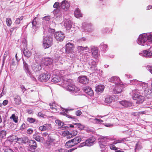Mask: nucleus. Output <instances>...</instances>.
<instances>
[{"instance_id":"obj_19","label":"nucleus","mask_w":152,"mask_h":152,"mask_svg":"<svg viewBox=\"0 0 152 152\" xmlns=\"http://www.w3.org/2000/svg\"><path fill=\"white\" fill-rule=\"evenodd\" d=\"M83 90L86 93L90 96H92L94 94L93 91L90 87H85L83 88Z\"/></svg>"},{"instance_id":"obj_27","label":"nucleus","mask_w":152,"mask_h":152,"mask_svg":"<svg viewBox=\"0 0 152 152\" xmlns=\"http://www.w3.org/2000/svg\"><path fill=\"white\" fill-rule=\"evenodd\" d=\"M65 146L66 148H70L75 145L71 139L66 142L65 144Z\"/></svg>"},{"instance_id":"obj_37","label":"nucleus","mask_w":152,"mask_h":152,"mask_svg":"<svg viewBox=\"0 0 152 152\" xmlns=\"http://www.w3.org/2000/svg\"><path fill=\"white\" fill-rule=\"evenodd\" d=\"M88 48V47L87 46L84 47H83L82 46H78L77 47V48L79 52H81L82 51H83V50H86V49Z\"/></svg>"},{"instance_id":"obj_22","label":"nucleus","mask_w":152,"mask_h":152,"mask_svg":"<svg viewBox=\"0 0 152 152\" xmlns=\"http://www.w3.org/2000/svg\"><path fill=\"white\" fill-rule=\"evenodd\" d=\"M64 26L66 29L69 30L72 26V23L70 20H67L64 23Z\"/></svg>"},{"instance_id":"obj_56","label":"nucleus","mask_w":152,"mask_h":152,"mask_svg":"<svg viewBox=\"0 0 152 152\" xmlns=\"http://www.w3.org/2000/svg\"><path fill=\"white\" fill-rule=\"evenodd\" d=\"M26 128V124L23 123L20 127V129H23Z\"/></svg>"},{"instance_id":"obj_28","label":"nucleus","mask_w":152,"mask_h":152,"mask_svg":"<svg viewBox=\"0 0 152 152\" xmlns=\"http://www.w3.org/2000/svg\"><path fill=\"white\" fill-rule=\"evenodd\" d=\"M144 56L145 57H149L152 56V52L149 50H145L143 52Z\"/></svg>"},{"instance_id":"obj_32","label":"nucleus","mask_w":152,"mask_h":152,"mask_svg":"<svg viewBox=\"0 0 152 152\" xmlns=\"http://www.w3.org/2000/svg\"><path fill=\"white\" fill-rule=\"evenodd\" d=\"M41 66L40 64L35 65L32 67L33 69L35 72L39 71L41 69Z\"/></svg>"},{"instance_id":"obj_50","label":"nucleus","mask_w":152,"mask_h":152,"mask_svg":"<svg viewBox=\"0 0 152 152\" xmlns=\"http://www.w3.org/2000/svg\"><path fill=\"white\" fill-rule=\"evenodd\" d=\"M77 149V148H74L69 150H65L64 152H72L73 151Z\"/></svg>"},{"instance_id":"obj_8","label":"nucleus","mask_w":152,"mask_h":152,"mask_svg":"<svg viewBox=\"0 0 152 152\" xmlns=\"http://www.w3.org/2000/svg\"><path fill=\"white\" fill-rule=\"evenodd\" d=\"M66 52L68 53H72L73 52L75 48L74 44L70 42H68L66 45Z\"/></svg>"},{"instance_id":"obj_34","label":"nucleus","mask_w":152,"mask_h":152,"mask_svg":"<svg viewBox=\"0 0 152 152\" xmlns=\"http://www.w3.org/2000/svg\"><path fill=\"white\" fill-rule=\"evenodd\" d=\"M89 64L91 66L90 68H93L96 67L97 65L96 63L94 60H91L89 62Z\"/></svg>"},{"instance_id":"obj_48","label":"nucleus","mask_w":152,"mask_h":152,"mask_svg":"<svg viewBox=\"0 0 152 152\" xmlns=\"http://www.w3.org/2000/svg\"><path fill=\"white\" fill-rule=\"evenodd\" d=\"M35 119L31 118H28L27 121L30 123H34L35 121Z\"/></svg>"},{"instance_id":"obj_11","label":"nucleus","mask_w":152,"mask_h":152,"mask_svg":"<svg viewBox=\"0 0 152 152\" xmlns=\"http://www.w3.org/2000/svg\"><path fill=\"white\" fill-rule=\"evenodd\" d=\"M27 42L25 44V48H24L23 49V54L24 56L26 57L29 58L31 56L32 54L31 52L28 50L27 48Z\"/></svg>"},{"instance_id":"obj_15","label":"nucleus","mask_w":152,"mask_h":152,"mask_svg":"<svg viewBox=\"0 0 152 152\" xmlns=\"http://www.w3.org/2000/svg\"><path fill=\"white\" fill-rule=\"evenodd\" d=\"M80 83L83 84H87L89 82V79L86 76H82L79 77Z\"/></svg>"},{"instance_id":"obj_41","label":"nucleus","mask_w":152,"mask_h":152,"mask_svg":"<svg viewBox=\"0 0 152 152\" xmlns=\"http://www.w3.org/2000/svg\"><path fill=\"white\" fill-rule=\"evenodd\" d=\"M115 144H113V142L112 144H110L109 147L110 149L115 151L117 150L118 149V148L114 145Z\"/></svg>"},{"instance_id":"obj_49","label":"nucleus","mask_w":152,"mask_h":152,"mask_svg":"<svg viewBox=\"0 0 152 152\" xmlns=\"http://www.w3.org/2000/svg\"><path fill=\"white\" fill-rule=\"evenodd\" d=\"M140 86L142 87V89H146L148 87L147 84L145 83H141L140 84Z\"/></svg>"},{"instance_id":"obj_53","label":"nucleus","mask_w":152,"mask_h":152,"mask_svg":"<svg viewBox=\"0 0 152 152\" xmlns=\"http://www.w3.org/2000/svg\"><path fill=\"white\" fill-rule=\"evenodd\" d=\"M38 116L39 117H40L43 118H45V116H46L45 115L43 114L42 113L40 112L38 113Z\"/></svg>"},{"instance_id":"obj_7","label":"nucleus","mask_w":152,"mask_h":152,"mask_svg":"<svg viewBox=\"0 0 152 152\" xmlns=\"http://www.w3.org/2000/svg\"><path fill=\"white\" fill-rule=\"evenodd\" d=\"M107 138L106 137H100L98 140L100 147L102 148H104L107 146Z\"/></svg>"},{"instance_id":"obj_42","label":"nucleus","mask_w":152,"mask_h":152,"mask_svg":"<svg viewBox=\"0 0 152 152\" xmlns=\"http://www.w3.org/2000/svg\"><path fill=\"white\" fill-rule=\"evenodd\" d=\"M50 108L55 111H57V107L56 106V104L54 103L52 104V105H50Z\"/></svg>"},{"instance_id":"obj_45","label":"nucleus","mask_w":152,"mask_h":152,"mask_svg":"<svg viewBox=\"0 0 152 152\" xmlns=\"http://www.w3.org/2000/svg\"><path fill=\"white\" fill-rule=\"evenodd\" d=\"M124 139L117 140L113 142V144H117L118 143H121L124 142Z\"/></svg>"},{"instance_id":"obj_14","label":"nucleus","mask_w":152,"mask_h":152,"mask_svg":"<svg viewBox=\"0 0 152 152\" xmlns=\"http://www.w3.org/2000/svg\"><path fill=\"white\" fill-rule=\"evenodd\" d=\"M119 103L125 108L130 107L132 104L131 102L126 100L121 101L119 102Z\"/></svg>"},{"instance_id":"obj_64","label":"nucleus","mask_w":152,"mask_h":152,"mask_svg":"<svg viewBox=\"0 0 152 152\" xmlns=\"http://www.w3.org/2000/svg\"><path fill=\"white\" fill-rule=\"evenodd\" d=\"M150 72L152 74V66H149L148 68Z\"/></svg>"},{"instance_id":"obj_12","label":"nucleus","mask_w":152,"mask_h":152,"mask_svg":"<svg viewBox=\"0 0 152 152\" xmlns=\"http://www.w3.org/2000/svg\"><path fill=\"white\" fill-rule=\"evenodd\" d=\"M69 6V4L67 1L64 0L61 2L60 7L62 9L67 11L68 10Z\"/></svg>"},{"instance_id":"obj_18","label":"nucleus","mask_w":152,"mask_h":152,"mask_svg":"<svg viewBox=\"0 0 152 152\" xmlns=\"http://www.w3.org/2000/svg\"><path fill=\"white\" fill-rule=\"evenodd\" d=\"M77 133V131H75V132L74 133H73V134H72V133H70L68 131H64V134H66L67 139H70L72 138L73 136L76 135Z\"/></svg>"},{"instance_id":"obj_51","label":"nucleus","mask_w":152,"mask_h":152,"mask_svg":"<svg viewBox=\"0 0 152 152\" xmlns=\"http://www.w3.org/2000/svg\"><path fill=\"white\" fill-rule=\"evenodd\" d=\"M117 79H118V78L117 77H111V79H110V81L111 82H112L113 83H114L115 81Z\"/></svg>"},{"instance_id":"obj_62","label":"nucleus","mask_w":152,"mask_h":152,"mask_svg":"<svg viewBox=\"0 0 152 152\" xmlns=\"http://www.w3.org/2000/svg\"><path fill=\"white\" fill-rule=\"evenodd\" d=\"M48 30H49V32H50L51 31V32L53 33L55 31L54 29H51L50 28H49Z\"/></svg>"},{"instance_id":"obj_2","label":"nucleus","mask_w":152,"mask_h":152,"mask_svg":"<svg viewBox=\"0 0 152 152\" xmlns=\"http://www.w3.org/2000/svg\"><path fill=\"white\" fill-rule=\"evenodd\" d=\"M52 34H50L43 37L42 45L45 49L48 48L53 44V37Z\"/></svg>"},{"instance_id":"obj_36","label":"nucleus","mask_w":152,"mask_h":152,"mask_svg":"<svg viewBox=\"0 0 152 152\" xmlns=\"http://www.w3.org/2000/svg\"><path fill=\"white\" fill-rule=\"evenodd\" d=\"M10 118L12 119L13 121L15 123H17L18 122V117L17 116H16L15 114H12Z\"/></svg>"},{"instance_id":"obj_3","label":"nucleus","mask_w":152,"mask_h":152,"mask_svg":"<svg viewBox=\"0 0 152 152\" xmlns=\"http://www.w3.org/2000/svg\"><path fill=\"white\" fill-rule=\"evenodd\" d=\"M50 74L46 72L40 74L38 77V80L43 82H47L50 77Z\"/></svg>"},{"instance_id":"obj_29","label":"nucleus","mask_w":152,"mask_h":152,"mask_svg":"<svg viewBox=\"0 0 152 152\" xmlns=\"http://www.w3.org/2000/svg\"><path fill=\"white\" fill-rule=\"evenodd\" d=\"M104 86L103 85H99L96 87V90L98 92H102L103 91Z\"/></svg>"},{"instance_id":"obj_47","label":"nucleus","mask_w":152,"mask_h":152,"mask_svg":"<svg viewBox=\"0 0 152 152\" xmlns=\"http://www.w3.org/2000/svg\"><path fill=\"white\" fill-rule=\"evenodd\" d=\"M60 7V5H59V3L58 2H56L53 5V7L56 8L57 10H58V7Z\"/></svg>"},{"instance_id":"obj_46","label":"nucleus","mask_w":152,"mask_h":152,"mask_svg":"<svg viewBox=\"0 0 152 152\" xmlns=\"http://www.w3.org/2000/svg\"><path fill=\"white\" fill-rule=\"evenodd\" d=\"M6 21L7 25L9 26H10L12 24V20L10 18H7Z\"/></svg>"},{"instance_id":"obj_52","label":"nucleus","mask_w":152,"mask_h":152,"mask_svg":"<svg viewBox=\"0 0 152 152\" xmlns=\"http://www.w3.org/2000/svg\"><path fill=\"white\" fill-rule=\"evenodd\" d=\"M82 114V112L80 110H77L75 112V114L77 116L80 115Z\"/></svg>"},{"instance_id":"obj_33","label":"nucleus","mask_w":152,"mask_h":152,"mask_svg":"<svg viewBox=\"0 0 152 152\" xmlns=\"http://www.w3.org/2000/svg\"><path fill=\"white\" fill-rule=\"evenodd\" d=\"M113 100V97L110 96H108L105 98L104 102L106 103L109 104L112 102Z\"/></svg>"},{"instance_id":"obj_58","label":"nucleus","mask_w":152,"mask_h":152,"mask_svg":"<svg viewBox=\"0 0 152 152\" xmlns=\"http://www.w3.org/2000/svg\"><path fill=\"white\" fill-rule=\"evenodd\" d=\"M5 152H14V151L10 149H5Z\"/></svg>"},{"instance_id":"obj_63","label":"nucleus","mask_w":152,"mask_h":152,"mask_svg":"<svg viewBox=\"0 0 152 152\" xmlns=\"http://www.w3.org/2000/svg\"><path fill=\"white\" fill-rule=\"evenodd\" d=\"M27 112L29 114H31L33 113V111L31 110H28L27 111Z\"/></svg>"},{"instance_id":"obj_24","label":"nucleus","mask_w":152,"mask_h":152,"mask_svg":"<svg viewBox=\"0 0 152 152\" xmlns=\"http://www.w3.org/2000/svg\"><path fill=\"white\" fill-rule=\"evenodd\" d=\"M74 14L75 16L77 18L82 17V14L81 13L80 10L78 8L76 9Z\"/></svg>"},{"instance_id":"obj_59","label":"nucleus","mask_w":152,"mask_h":152,"mask_svg":"<svg viewBox=\"0 0 152 152\" xmlns=\"http://www.w3.org/2000/svg\"><path fill=\"white\" fill-rule=\"evenodd\" d=\"M8 103V101L7 100H5L3 102V104L4 105H6Z\"/></svg>"},{"instance_id":"obj_26","label":"nucleus","mask_w":152,"mask_h":152,"mask_svg":"<svg viewBox=\"0 0 152 152\" xmlns=\"http://www.w3.org/2000/svg\"><path fill=\"white\" fill-rule=\"evenodd\" d=\"M53 60L52 59L47 58L45 59L44 64L46 66H48L52 63Z\"/></svg>"},{"instance_id":"obj_54","label":"nucleus","mask_w":152,"mask_h":152,"mask_svg":"<svg viewBox=\"0 0 152 152\" xmlns=\"http://www.w3.org/2000/svg\"><path fill=\"white\" fill-rule=\"evenodd\" d=\"M36 17H35L34 19L33 20V21L32 22V25L33 26H35L37 24V22L36 21Z\"/></svg>"},{"instance_id":"obj_16","label":"nucleus","mask_w":152,"mask_h":152,"mask_svg":"<svg viewBox=\"0 0 152 152\" xmlns=\"http://www.w3.org/2000/svg\"><path fill=\"white\" fill-rule=\"evenodd\" d=\"M91 52L92 56L94 58H96L98 57V50L97 47L94 46L91 48Z\"/></svg>"},{"instance_id":"obj_43","label":"nucleus","mask_w":152,"mask_h":152,"mask_svg":"<svg viewBox=\"0 0 152 152\" xmlns=\"http://www.w3.org/2000/svg\"><path fill=\"white\" fill-rule=\"evenodd\" d=\"M23 18V16H21L20 18H18L15 20V23L16 24H19L20 23V21L22 20Z\"/></svg>"},{"instance_id":"obj_31","label":"nucleus","mask_w":152,"mask_h":152,"mask_svg":"<svg viewBox=\"0 0 152 152\" xmlns=\"http://www.w3.org/2000/svg\"><path fill=\"white\" fill-rule=\"evenodd\" d=\"M51 125L50 124H45V125H43L39 127V129L41 131H43L46 130L48 129V128Z\"/></svg>"},{"instance_id":"obj_4","label":"nucleus","mask_w":152,"mask_h":152,"mask_svg":"<svg viewBox=\"0 0 152 152\" xmlns=\"http://www.w3.org/2000/svg\"><path fill=\"white\" fill-rule=\"evenodd\" d=\"M132 98L134 100H137L136 103L137 104L142 103L145 99L143 96L137 93H135L133 94Z\"/></svg>"},{"instance_id":"obj_25","label":"nucleus","mask_w":152,"mask_h":152,"mask_svg":"<svg viewBox=\"0 0 152 152\" xmlns=\"http://www.w3.org/2000/svg\"><path fill=\"white\" fill-rule=\"evenodd\" d=\"M52 77L51 80L52 82L56 83L59 82L60 78L57 75H53Z\"/></svg>"},{"instance_id":"obj_35","label":"nucleus","mask_w":152,"mask_h":152,"mask_svg":"<svg viewBox=\"0 0 152 152\" xmlns=\"http://www.w3.org/2000/svg\"><path fill=\"white\" fill-rule=\"evenodd\" d=\"M63 115L69 118L72 119L73 120L75 121H78V120H77L75 116H71L69 115H68L66 113H63Z\"/></svg>"},{"instance_id":"obj_9","label":"nucleus","mask_w":152,"mask_h":152,"mask_svg":"<svg viewBox=\"0 0 152 152\" xmlns=\"http://www.w3.org/2000/svg\"><path fill=\"white\" fill-rule=\"evenodd\" d=\"M55 37L56 39L58 41H62L65 38L64 34L61 31L55 32Z\"/></svg>"},{"instance_id":"obj_17","label":"nucleus","mask_w":152,"mask_h":152,"mask_svg":"<svg viewBox=\"0 0 152 152\" xmlns=\"http://www.w3.org/2000/svg\"><path fill=\"white\" fill-rule=\"evenodd\" d=\"M33 138L36 141L39 142H42L44 140L43 137L39 135L38 133H36L33 135Z\"/></svg>"},{"instance_id":"obj_23","label":"nucleus","mask_w":152,"mask_h":152,"mask_svg":"<svg viewBox=\"0 0 152 152\" xmlns=\"http://www.w3.org/2000/svg\"><path fill=\"white\" fill-rule=\"evenodd\" d=\"M75 145L80 143L81 140V138L79 137H76L71 139Z\"/></svg>"},{"instance_id":"obj_60","label":"nucleus","mask_w":152,"mask_h":152,"mask_svg":"<svg viewBox=\"0 0 152 152\" xmlns=\"http://www.w3.org/2000/svg\"><path fill=\"white\" fill-rule=\"evenodd\" d=\"M8 53H9V52L8 51H6L4 54V58L6 57L7 56V55H8Z\"/></svg>"},{"instance_id":"obj_44","label":"nucleus","mask_w":152,"mask_h":152,"mask_svg":"<svg viewBox=\"0 0 152 152\" xmlns=\"http://www.w3.org/2000/svg\"><path fill=\"white\" fill-rule=\"evenodd\" d=\"M74 124L77 125L78 126V127L80 130H82L84 128V126L83 125L81 124H80L76 123Z\"/></svg>"},{"instance_id":"obj_21","label":"nucleus","mask_w":152,"mask_h":152,"mask_svg":"<svg viewBox=\"0 0 152 152\" xmlns=\"http://www.w3.org/2000/svg\"><path fill=\"white\" fill-rule=\"evenodd\" d=\"M29 145L30 148L35 149L37 147L36 142L33 140H30L28 141Z\"/></svg>"},{"instance_id":"obj_38","label":"nucleus","mask_w":152,"mask_h":152,"mask_svg":"<svg viewBox=\"0 0 152 152\" xmlns=\"http://www.w3.org/2000/svg\"><path fill=\"white\" fill-rule=\"evenodd\" d=\"M147 40L151 44L152 43V33L147 34Z\"/></svg>"},{"instance_id":"obj_1","label":"nucleus","mask_w":152,"mask_h":152,"mask_svg":"<svg viewBox=\"0 0 152 152\" xmlns=\"http://www.w3.org/2000/svg\"><path fill=\"white\" fill-rule=\"evenodd\" d=\"M65 85L64 86L67 90L69 91L75 92L78 91L80 89L75 86L73 80L71 79H68L64 81Z\"/></svg>"},{"instance_id":"obj_20","label":"nucleus","mask_w":152,"mask_h":152,"mask_svg":"<svg viewBox=\"0 0 152 152\" xmlns=\"http://www.w3.org/2000/svg\"><path fill=\"white\" fill-rule=\"evenodd\" d=\"M15 140L18 141V143L19 144L26 143L28 142V138L26 137L17 138Z\"/></svg>"},{"instance_id":"obj_57","label":"nucleus","mask_w":152,"mask_h":152,"mask_svg":"<svg viewBox=\"0 0 152 152\" xmlns=\"http://www.w3.org/2000/svg\"><path fill=\"white\" fill-rule=\"evenodd\" d=\"M64 149L62 148L56 151V152H64Z\"/></svg>"},{"instance_id":"obj_39","label":"nucleus","mask_w":152,"mask_h":152,"mask_svg":"<svg viewBox=\"0 0 152 152\" xmlns=\"http://www.w3.org/2000/svg\"><path fill=\"white\" fill-rule=\"evenodd\" d=\"M55 122L57 124L60 126V127H63L64 125V123L61 121L59 120H56L55 121Z\"/></svg>"},{"instance_id":"obj_61","label":"nucleus","mask_w":152,"mask_h":152,"mask_svg":"<svg viewBox=\"0 0 152 152\" xmlns=\"http://www.w3.org/2000/svg\"><path fill=\"white\" fill-rule=\"evenodd\" d=\"M44 18H45V20L47 21L49 20L50 19V16H45Z\"/></svg>"},{"instance_id":"obj_6","label":"nucleus","mask_w":152,"mask_h":152,"mask_svg":"<svg viewBox=\"0 0 152 152\" xmlns=\"http://www.w3.org/2000/svg\"><path fill=\"white\" fill-rule=\"evenodd\" d=\"M95 140V138L93 137H90L85 142L83 143L80 145V147H82L83 145L90 146L93 145Z\"/></svg>"},{"instance_id":"obj_40","label":"nucleus","mask_w":152,"mask_h":152,"mask_svg":"<svg viewBox=\"0 0 152 152\" xmlns=\"http://www.w3.org/2000/svg\"><path fill=\"white\" fill-rule=\"evenodd\" d=\"M7 134V132L6 131L2 130L0 133V136L1 138H4Z\"/></svg>"},{"instance_id":"obj_10","label":"nucleus","mask_w":152,"mask_h":152,"mask_svg":"<svg viewBox=\"0 0 152 152\" xmlns=\"http://www.w3.org/2000/svg\"><path fill=\"white\" fill-rule=\"evenodd\" d=\"M55 141V139L51 137H49L48 140L46 142V147L48 148H51L53 145H55L54 142Z\"/></svg>"},{"instance_id":"obj_5","label":"nucleus","mask_w":152,"mask_h":152,"mask_svg":"<svg viewBox=\"0 0 152 152\" xmlns=\"http://www.w3.org/2000/svg\"><path fill=\"white\" fill-rule=\"evenodd\" d=\"M147 40V34H144L139 35L137 42L138 44L143 45Z\"/></svg>"},{"instance_id":"obj_30","label":"nucleus","mask_w":152,"mask_h":152,"mask_svg":"<svg viewBox=\"0 0 152 152\" xmlns=\"http://www.w3.org/2000/svg\"><path fill=\"white\" fill-rule=\"evenodd\" d=\"M14 101L16 104L17 105L20 104L21 102L20 97L19 96H15L14 98Z\"/></svg>"},{"instance_id":"obj_13","label":"nucleus","mask_w":152,"mask_h":152,"mask_svg":"<svg viewBox=\"0 0 152 152\" xmlns=\"http://www.w3.org/2000/svg\"><path fill=\"white\" fill-rule=\"evenodd\" d=\"M124 86L121 84H119L116 85L113 90L115 91V93L118 94L122 91Z\"/></svg>"},{"instance_id":"obj_55","label":"nucleus","mask_w":152,"mask_h":152,"mask_svg":"<svg viewBox=\"0 0 152 152\" xmlns=\"http://www.w3.org/2000/svg\"><path fill=\"white\" fill-rule=\"evenodd\" d=\"M33 130L29 128L27 131V133L28 134H31L33 132Z\"/></svg>"}]
</instances>
